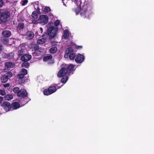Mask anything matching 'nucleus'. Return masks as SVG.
<instances>
[{"mask_svg": "<svg viewBox=\"0 0 154 154\" xmlns=\"http://www.w3.org/2000/svg\"><path fill=\"white\" fill-rule=\"evenodd\" d=\"M49 18L51 19H55L58 18L57 17L54 16L52 13H50L48 14V15H40L39 18L38 19H49Z\"/></svg>", "mask_w": 154, "mask_h": 154, "instance_id": "obj_7", "label": "nucleus"}, {"mask_svg": "<svg viewBox=\"0 0 154 154\" xmlns=\"http://www.w3.org/2000/svg\"><path fill=\"white\" fill-rule=\"evenodd\" d=\"M84 57L83 54H78L75 58V62L78 63H81L84 60Z\"/></svg>", "mask_w": 154, "mask_h": 154, "instance_id": "obj_9", "label": "nucleus"}, {"mask_svg": "<svg viewBox=\"0 0 154 154\" xmlns=\"http://www.w3.org/2000/svg\"><path fill=\"white\" fill-rule=\"evenodd\" d=\"M46 41L45 38H42L38 40L37 41V43L38 44H41L45 43Z\"/></svg>", "mask_w": 154, "mask_h": 154, "instance_id": "obj_19", "label": "nucleus"}, {"mask_svg": "<svg viewBox=\"0 0 154 154\" xmlns=\"http://www.w3.org/2000/svg\"><path fill=\"white\" fill-rule=\"evenodd\" d=\"M4 97L5 100H9L13 98V96L11 94H7L5 95Z\"/></svg>", "mask_w": 154, "mask_h": 154, "instance_id": "obj_21", "label": "nucleus"}, {"mask_svg": "<svg viewBox=\"0 0 154 154\" xmlns=\"http://www.w3.org/2000/svg\"><path fill=\"white\" fill-rule=\"evenodd\" d=\"M3 20H0V23H1L3 22Z\"/></svg>", "mask_w": 154, "mask_h": 154, "instance_id": "obj_48", "label": "nucleus"}, {"mask_svg": "<svg viewBox=\"0 0 154 154\" xmlns=\"http://www.w3.org/2000/svg\"><path fill=\"white\" fill-rule=\"evenodd\" d=\"M11 106V110L14 109H16L19 108L20 107V105L19 103L18 102H14L13 103Z\"/></svg>", "mask_w": 154, "mask_h": 154, "instance_id": "obj_12", "label": "nucleus"}, {"mask_svg": "<svg viewBox=\"0 0 154 154\" xmlns=\"http://www.w3.org/2000/svg\"><path fill=\"white\" fill-rule=\"evenodd\" d=\"M25 52V51L20 49L17 52V54L19 57H21V56H23L24 54H26Z\"/></svg>", "mask_w": 154, "mask_h": 154, "instance_id": "obj_22", "label": "nucleus"}, {"mask_svg": "<svg viewBox=\"0 0 154 154\" xmlns=\"http://www.w3.org/2000/svg\"><path fill=\"white\" fill-rule=\"evenodd\" d=\"M67 0H62V2L63 3L64 5H66L65 3H67Z\"/></svg>", "mask_w": 154, "mask_h": 154, "instance_id": "obj_46", "label": "nucleus"}, {"mask_svg": "<svg viewBox=\"0 0 154 154\" xmlns=\"http://www.w3.org/2000/svg\"><path fill=\"white\" fill-rule=\"evenodd\" d=\"M51 10V9L49 7H45L44 8V11L46 13L50 12Z\"/></svg>", "mask_w": 154, "mask_h": 154, "instance_id": "obj_34", "label": "nucleus"}, {"mask_svg": "<svg viewBox=\"0 0 154 154\" xmlns=\"http://www.w3.org/2000/svg\"><path fill=\"white\" fill-rule=\"evenodd\" d=\"M57 49L56 47H52L49 50V52L51 54H54L57 51Z\"/></svg>", "mask_w": 154, "mask_h": 154, "instance_id": "obj_25", "label": "nucleus"}, {"mask_svg": "<svg viewBox=\"0 0 154 154\" xmlns=\"http://www.w3.org/2000/svg\"><path fill=\"white\" fill-rule=\"evenodd\" d=\"M17 96L19 97L24 98L27 96V93L26 91L24 89H21L17 94Z\"/></svg>", "mask_w": 154, "mask_h": 154, "instance_id": "obj_10", "label": "nucleus"}, {"mask_svg": "<svg viewBox=\"0 0 154 154\" xmlns=\"http://www.w3.org/2000/svg\"><path fill=\"white\" fill-rule=\"evenodd\" d=\"M4 101L3 97L2 96H0V105L1 106L2 104Z\"/></svg>", "mask_w": 154, "mask_h": 154, "instance_id": "obj_40", "label": "nucleus"}, {"mask_svg": "<svg viewBox=\"0 0 154 154\" xmlns=\"http://www.w3.org/2000/svg\"><path fill=\"white\" fill-rule=\"evenodd\" d=\"M10 16V13L8 11L4 9H0V19H7Z\"/></svg>", "mask_w": 154, "mask_h": 154, "instance_id": "obj_5", "label": "nucleus"}, {"mask_svg": "<svg viewBox=\"0 0 154 154\" xmlns=\"http://www.w3.org/2000/svg\"><path fill=\"white\" fill-rule=\"evenodd\" d=\"M33 48L35 50V52H40L39 50V46L37 44H34L33 46Z\"/></svg>", "mask_w": 154, "mask_h": 154, "instance_id": "obj_24", "label": "nucleus"}, {"mask_svg": "<svg viewBox=\"0 0 154 154\" xmlns=\"http://www.w3.org/2000/svg\"><path fill=\"white\" fill-rule=\"evenodd\" d=\"M3 50V47L2 45L0 43V54L1 53L2 50Z\"/></svg>", "mask_w": 154, "mask_h": 154, "instance_id": "obj_42", "label": "nucleus"}, {"mask_svg": "<svg viewBox=\"0 0 154 154\" xmlns=\"http://www.w3.org/2000/svg\"><path fill=\"white\" fill-rule=\"evenodd\" d=\"M63 85H62L61 86L59 87V88H58L57 89L60 88Z\"/></svg>", "mask_w": 154, "mask_h": 154, "instance_id": "obj_50", "label": "nucleus"}, {"mask_svg": "<svg viewBox=\"0 0 154 154\" xmlns=\"http://www.w3.org/2000/svg\"><path fill=\"white\" fill-rule=\"evenodd\" d=\"M15 21H14V22H13V24L14 25L15 24Z\"/></svg>", "mask_w": 154, "mask_h": 154, "instance_id": "obj_49", "label": "nucleus"}, {"mask_svg": "<svg viewBox=\"0 0 154 154\" xmlns=\"http://www.w3.org/2000/svg\"><path fill=\"white\" fill-rule=\"evenodd\" d=\"M27 45L25 44V43H23L22 44H20V50H23L25 51L26 50V47Z\"/></svg>", "mask_w": 154, "mask_h": 154, "instance_id": "obj_26", "label": "nucleus"}, {"mask_svg": "<svg viewBox=\"0 0 154 154\" xmlns=\"http://www.w3.org/2000/svg\"><path fill=\"white\" fill-rule=\"evenodd\" d=\"M53 57L51 55H49L44 57L43 58V60L44 62H46L52 59Z\"/></svg>", "mask_w": 154, "mask_h": 154, "instance_id": "obj_18", "label": "nucleus"}, {"mask_svg": "<svg viewBox=\"0 0 154 154\" xmlns=\"http://www.w3.org/2000/svg\"><path fill=\"white\" fill-rule=\"evenodd\" d=\"M6 93L5 90H0V94L2 96H4L6 95Z\"/></svg>", "mask_w": 154, "mask_h": 154, "instance_id": "obj_39", "label": "nucleus"}, {"mask_svg": "<svg viewBox=\"0 0 154 154\" xmlns=\"http://www.w3.org/2000/svg\"><path fill=\"white\" fill-rule=\"evenodd\" d=\"M76 57V55L74 53L69 54V59L70 60H73L75 59Z\"/></svg>", "mask_w": 154, "mask_h": 154, "instance_id": "obj_29", "label": "nucleus"}, {"mask_svg": "<svg viewBox=\"0 0 154 154\" xmlns=\"http://www.w3.org/2000/svg\"><path fill=\"white\" fill-rule=\"evenodd\" d=\"M35 9H36V11H37V12L39 13V14H40V9H39V8L38 7V6H37V8H35Z\"/></svg>", "mask_w": 154, "mask_h": 154, "instance_id": "obj_45", "label": "nucleus"}, {"mask_svg": "<svg viewBox=\"0 0 154 154\" xmlns=\"http://www.w3.org/2000/svg\"><path fill=\"white\" fill-rule=\"evenodd\" d=\"M6 20L7 21H8V20Z\"/></svg>", "mask_w": 154, "mask_h": 154, "instance_id": "obj_53", "label": "nucleus"}, {"mask_svg": "<svg viewBox=\"0 0 154 154\" xmlns=\"http://www.w3.org/2000/svg\"><path fill=\"white\" fill-rule=\"evenodd\" d=\"M21 72H22L23 74L24 75H26L27 74V71L26 69H21Z\"/></svg>", "mask_w": 154, "mask_h": 154, "instance_id": "obj_38", "label": "nucleus"}, {"mask_svg": "<svg viewBox=\"0 0 154 154\" xmlns=\"http://www.w3.org/2000/svg\"><path fill=\"white\" fill-rule=\"evenodd\" d=\"M24 76V75L23 73H19L17 75V78L19 79H22Z\"/></svg>", "mask_w": 154, "mask_h": 154, "instance_id": "obj_35", "label": "nucleus"}, {"mask_svg": "<svg viewBox=\"0 0 154 154\" xmlns=\"http://www.w3.org/2000/svg\"><path fill=\"white\" fill-rule=\"evenodd\" d=\"M4 4V2L2 0H0V8L2 7Z\"/></svg>", "mask_w": 154, "mask_h": 154, "instance_id": "obj_41", "label": "nucleus"}, {"mask_svg": "<svg viewBox=\"0 0 154 154\" xmlns=\"http://www.w3.org/2000/svg\"><path fill=\"white\" fill-rule=\"evenodd\" d=\"M24 26V24L23 23H18L17 28L19 29H21L23 28Z\"/></svg>", "mask_w": 154, "mask_h": 154, "instance_id": "obj_30", "label": "nucleus"}, {"mask_svg": "<svg viewBox=\"0 0 154 154\" xmlns=\"http://www.w3.org/2000/svg\"><path fill=\"white\" fill-rule=\"evenodd\" d=\"M20 90L19 88L18 87H15L13 89L14 92L15 94H17H17H18V93L20 91Z\"/></svg>", "mask_w": 154, "mask_h": 154, "instance_id": "obj_31", "label": "nucleus"}, {"mask_svg": "<svg viewBox=\"0 0 154 154\" xmlns=\"http://www.w3.org/2000/svg\"><path fill=\"white\" fill-rule=\"evenodd\" d=\"M27 38L29 39H32L34 36V33L32 31H29L27 32Z\"/></svg>", "mask_w": 154, "mask_h": 154, "instance_id": "obj_16", "label": "nucleus"}, {"mask_svg": "<svg viewBox=\"0 0 154 154\" xmlns=\"http://www.w3.org/2000/svg\"><path fill=\"white\" fill-rule=\"evenodd\" d=\"M73 0L74 1V0ZM75 1L76 3H77V2H78V0H75Z\"/></svg>", "mask_w": 154, "mask_h": 154, "instance_id": "obj_51", "label": "nucleus"}, {"mask_svg": "<svg viewBox=\"0 0 154 154\" xmlns=\"http://www.w3.org/2000/svg\"><path fill=\"white\" fill-rule=\"evenodd\" d=\"M69 35V31L67 29L64 30L63 32V38L65 39H67Z\"/></svg>", "mask_w": 154, "mask_h": 154, "instance_id": "obj_17", "label": "nucleus"}, {"mask_svg": "<svg viewBox=\"0 0 154 154\" xmlns=\"http://www.w3.org/2000/svg\"><path fill=\"white\" fill-rule=\"evenodd\" d=\"M29 65V63L27 62V61H24L22 64V67H28Z\"/></svg>", "mask_w": 154, "mask_h": 154, "instance_id": "obj_32", "label": "nucleus"}, {"mask_svg": "<svg viewBox=\"0 0 154 154\" xmlns=\"http://www.w3.org/2000/svg\"><path fill=\"white\" fill-rule=\"evenodd\" d=\"M12 76V73L11 72H8L2 76L1 78V81L2 83H6L8 79Z\"/></svg>", "mask_w": 154, "mask_h": 154, "instance_id": "obj_6", "label": "nucleus"}, {"mask_svg": "<svg viewBox=\"0 0 154 154\" xmlns=\"http://www.w3.org/2000/svg\"><path fill=\"white\" fill-rule=\"evenodd\" d=\"M55 86H50L48 89H45L43 91L45 95L48 96L55 92L57 90L56 86H57V84H54Z\"/></svg>", "mask_w": 154, "mask_h": 154, "instance_id": "obj_4", "label": "nucleus"}, {"mask_svg": "<svg viewBox=\"0 0 154 154\" xmlns=\"http://www.w3.org/2000/svg\"><path fill=\"white\" fill-rule=\"evenodd\" d=\"M65 76L63 77L61 79V82L63 83H65L67 82L68 79V76L67 75H65Z\"/></svg>", "mask_w": 154, "mask_h": 154, "instance_id": "obj_27", "label": "nucleus"}, {"mask_svg": "<svg viewBox=\"0 0 154 154\" xmlns=\"http://www.w3.org/2000/svg\"><path fill=\"white\" fill-rule=\"evenodd\" d=\"M28 2V0H22L20 3H21V4L22 5V6H24L26 4H27V3Z\"/></svg>", "mask_w": 154, "mask_h": 154, "instance_id": "obj_37", "label": "nucleus"}, {"mask_svg": "<svg viewBox=\"0 0 154 154\" xmlns=\"http://www.w3.org/2000/svg\"><path fill=\"white\" fill-rule=\"evenodd\" d=\"M37 21H39V22L42 25H45L48 22V20H36ZM32 23H37L36 20H32Z\"/></svg>", "mask_w": 154, "mask_h": 154, "instance_id": "obj_14", "label": "nucleus"}, {"mask_svg": "<svg viewBox=\"0 0 154 154\" xmlns=\"http://www.w3.org/2000/svg\"><path fill=\"white\" fill-rule=\"evenodd\" d=\"M10 85L9 83H7L6 84H5L3 85V86L5 88H6L7 87H8L10 86Z\"/></svg>", "mask_w": 154, "mask_h": 154, "instance_id": "obj_44", "label": "nucleus"}, {"mask_svg": "<svg viewBox=\"0 0 154 154\" xmlns=\"http://www.w3.org/2000/svg\"><path fill=\"white\" fill-rule=\"evenodd\" d=\"M43 29L42 27L40 28V30L37 31L35 33V36L36 37L41 36V34H42L43 32Z\"/></svg>", "mask_w": 154, "mask_h": 154, "instance_id": "obj_20", "label": "nucleus"}, {"mask_svg": "<svg viewBox=\"0 0 154 154\" xmlns=\"http://www.w3.org/2000/svg\"><path fill=\"white\" fill-rule=\"evenodd\" d=\"M1 106L6 112L11 110V104L8 101H4Z\"/></svg>", "mask_w": 154, "mask_h": 154, "instance_id": "obj_8", "label": "nucleus"}, {"mask_svg": "<svg viewBox=\"0 0 154 154\" xmlns=\"http://www.w3.org/2000/svg\"><path fill=\"white\" fill-rule=\"evenodd\" d=\"M73 51L74 50L73 48L70 47L67 48L66 50V52L69 54H70L71 53H73Z\"/></svg>", "mask_w": 154, "mask_h": 154, "instance_id": "obj_28", "label": "nucleus"}, {"mask_svg": "<svg viewBox=\"0 0 154 154\" xmlns=\"http://www.w3.org/2000/svg\"><path fill=\"white\" fill-rule=\"evenodd\" d=\"M25 99L24 98H22L20 100V102L22 104V105H24L26 104L27 102L26 101H25Z\"/></svg>", "mask_w": 154, "mask_h": 154, "instance_id": "obj_33", "label": "nucleus"}, {"mask_svg": "<svg viewBox=\"0 0 154 154\" xmlns=\"http://www.w3.org/2000/svg\"><path fill=\"white\" fill-rule=\"evenodd\" d=\"M39 13L37 12L36 11H33L32 14V17L34 19H36L38 16V14Z\"/></svg>", "mask_w": 154, "mask_h": 154, "instance_id": "obj_23", "label": "nucleus"}, {"mask_svg": "<svg viewBox=\"0 0 154 154\" xmlns=\"http://www.w3.org/2000/svg\"><path fill=\"white\" fill-rule=\"evenodd\" d=\"M52 25L53 23L51 22L48 24L47 26L48 28L47 31L44 32L42 36L44 37H49L50 38H53L55 36L58 30V28L57 27L51 26Z\"/></svg>", "mask_w": 154, "mask_h": 154, "instance_id": "obj_2", "label": "nucleus"}, {"mask_svg": "<svg viewBox=\"0 0 154 154\" xmlns=\"http://www.w3.org/2000/svg\"><path fill=\"white\" fill-rule=\"evenodd\" d=\"M18 20V21L19 22V20Z\"/></svg>", "mask_w": 154, "mask_h": 154, "instance_id": "obj_52", "label": "nucleus"}, {"mask_svg": "<svg viewBox=\"0 0 154 154\" xmlns=\"http://www.w3.org/2000/svg\"><path fill=\"white\" fill-rule=\"evenodd\" d=\"M74 68V66L72 64L66 65L65 67L61 69L58 72L57 76L58 78H61L63 76L66 75L68 73L69 75L72 72Z\"/></svg>", "mask_w": 154, "mask_h": 154, "instance_id": "obj_3", "label": "nucleus"}, {"mask_svg": "<svg viewBox=\"0 0 154 154\" xmlns=\"http://www.w3.org/2000/svg\"><path fill=\"white\" fill-rule=\"evenodd\" d=\"M32 56L31 55L26 53L25 54L20 57V60L23 61H28L31 59Z\"/></svg>", "mask_w": 154, "mask_h": 154, "instance_id": "obj_11", "label": "nucleus"}, {"mask_svg": "<svg viewBox=\"0 0 154 154\" xmlns=\"http://www.w3.org/2000/svg\"><path fill=\"white\" fill-rule=\"evenodd\" d=\"M2 34L4 37L8 38L11 36V33L9 30H5L2 32Z\"/></svg>", "mask_w": 154, "mask_h": 154, "instance_id": "obj_15", "label": "nucleus"}, {"mask_svg": "<svg viewBox=\"0 0 154 154\" xmlns=\"http://www.w3.org/2000/svg\"><path fill=\"white\" fill-rule=\"evenodd\" d=\"M81 8L78 6L72 9L76 15H78L81 11ZM93 8L92 6L89 4L84 5L82 7L81 10L80 15L83 18L89 19L91 14L92 13Z\"/></svg>", "mask_w": 154, "mask_h": 154, "instance_id": "obj_1", "label": "nucleus"}, {"mask_svg": "<svg viewBox=\"0 0 154 154\" xmlns=\"http://www.w3.org/2000/svg\"><path fill=\"white\" fill-rule=\"evenodd\" d=\"M5 66L7 68H13L15 66V64L13 62L8 61L6 62L5 63Z\"/></svg>", "mask_w": 154, "mask_h": 154, "instance_id": "obj_13", "label": "nucleus"}, {"mask_svg": "<svg viewBox=\"0 0 154 154\" xmlns=\"http://www.w3.org/2000/svg\"><path fill=\"white\" fill-rule=\"evenodd\" d=\"M60 21L59 20H56L54 23V25L55 26V27L57 26L60 24Z\"/></svg>", "mask_w": 154, "mask_h": 154, "instance_id": "obj_36", "label": "nucleus"}, {"mask_svg": "<svg viewBox=\"0 0 154 154\" xmlns=\"http://www.w3.org/2000/svg\"><path fill=\"white\" fill-rule=\"evenodd\" d=\"M64 57L66 58H69V54L67 53L66 52L64 55Z\"/></svg>", "mask_w": 154, "mask_h": 154, "instance_id": "obj_43", "label": "nucleus"}, {"mask_svg": "<svg viewBox=\"0 0 154 154\" xmlns=\"http://www.w3.org/2000/svg\"><path fill=\"white\" fill-rule=\"evenodd\" d=\"M82 48V46H78L76 47V48L78 49L79 48Z\"/></svg>", "mask_w": 154, "mask_h": 154, "instance_id": "obj_47", "label": "nucleus"}]
</instances>
